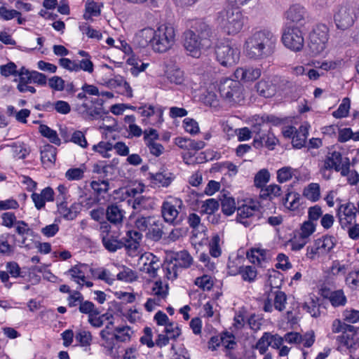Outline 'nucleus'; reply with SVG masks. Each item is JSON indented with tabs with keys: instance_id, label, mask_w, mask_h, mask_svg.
<instances>
[{
	"instance_id": "f257e3e1",
	"label": "nucleus",
	"mask_w": 359,
	"mask_h": 359,
	"mask_svg": "<svg viewBox=\"0 0 359 359\" xmlns=\"http://www.w3.org/2000/svg\"><path fill=\"white\" fill-rule=\"evenodd\" d=\"M277 37L269 29L253 32L245 42V50L249 58L262 60L271 56L275 50Z\"/></svg>"
},
{
	"instance_id": "f03ea898",
	"label": "nucleus",
	"mask_w": 359,
	"mask_h": 359,
	"mask_svg": "<svg viewBox=\"0 0 359 359\" xmlns=\"http://www.w3.org/2000/svg\"><path fill=\"white\" fill-rule=\"evenodd\" d=\"M141 36L145 38L146 43H149L153 50L158 53H165L175 42V29L168 25H161L156 29L145 28L141 31Z\"/></svg>"
},
{
	"instance_id": "7ed1b4c3",
	"label": "nucleus",
	"mask_w": 359,
	"mask_h": 359,
	"mask_svg": "<svg viewBox=\"0 0 359 359\" xmlns=\"http://www.w3.org/2000/svg\"><path fill=\"white\" fill-rule=\"evenodd\" d=\"M135 226L140 231H147L146 236L153 241H159L164 235V225L154 216L139 215L135 221Z\"/></svg>"
},
{
	"instance_id": "20e7f679",
	"label": "nucleus",
	"mask_w": 359,
	"mask_h": 359,
	"mask_svg": "<svg viewBox=\"0 0 359 359\" xmlns=\"http://www.w3.org/2000/svg\"><path fill=\"white\" fill-rule=\"evenodd\" d=\"M217 20L228 34L238 33L244 24L242 13L238 9L234 8L224 9L220 11Z\"/></svg>"
},
{
	"instance_id": "39448f33",
	"label": "nucleus",
	"mask_w": 359,
	"mask_h": 359,
	"mask_svg": "<svg viewBox=\"0 0 359 359\" xmlns=\"http://www.w3.org/2000/svg\"><path fill=\"white\" fill-rule=\"evenodd\" d=\"M219 92L221 97L229 104H239L244 100L243 88L238 80L225 79L221 81Z\"/></svg>"
},
{
	"instance_id": "423d86ee",
	"label": "nucleus",
	"mask_w": 359,
	"mask_h": 359,
	"mask_svg": "<svg viewBox=\"0 0 359 359\" xmlns=\"http://www.w3.org/2000/svg\"><path fill=\"white\" fill-rule=\"evenodd\" d=\"M358 9L350 3H344L339 6L334 15V20L337 27L346 30L354 24Z\"/></svg>"
},
{
	"instance_id": "0eeeda50",
	"label": "nucleus",
	"mask_w": 359,
	"mask_h": 359,
	"mask_svg": "<svg viewBox=\"0 0 359 359\" xmlns=\"http://www.w3.org/2000/svg\"><path fill=\"white\" fill-rule=\"evenodd\" d=\"M328 27L325 25H317L309 35V48L313 55L323 53L328 41Z\"/></svg>"
},
{
	"instance_id": "6e6552de",
	"label": "nucleus",
	"mask_w": 359,
	"mask_h": 359,
	"mask_svg": "<svg viewBox=\"0 0 359 359\" xmlns=\"http://www.w3.org/2000/svg\"><path fill=\"white\" fill-rule=\"evenodd\" d=\"M211 46L210 41L202 40L192 30L184 32V47L187 54L193 57L198 58L201 55V50Z\"/></svg>"
},
{
	"instance_id": "1a4fd4ad",
	"label": "nucleus",
	"mask_w": 359,
	"mask_h": 359,
	"mask_svg": "<svg viewBox=\"0 0 359 359\" xmlns=\"http://www.w3.org/2000/svg\"><path fill=\"white\" fill-rule=\"evenodd\" d=\"M217 61L224 67H231L236 64L240 57V52L236 48L229 43H221L215 48Z\"/></svg>"
},
{
	"instance_id": "9d476101",
	"label": "nucleus",
	"mask_w": 359,
	"mask_h": 359,
	"mask_svg": "<svg viewBox=\"0 0 359 359\" xmlns=\"http://www.w3.org/2000/svg\"><path fill=\"white\" fill-rule=\"evenodd\" d=\"M282 41L285 47L295 52L302 50L304 44L302 32L297 27L285 28L282 36Z\"/></svg>"
},
{
	"instance_id": "9b49d317",
	"label": "nucleus",
	"mask_w": 359,
	"mask_h": 359,
	"mask_svg": "<svg viewBox=\"0 0 359 359\" xmlns=\"http://www.w3.org/2000/svg\"><path fill=\"white\" fill-rule=\"evenodd\" d=\"M260 218V212L256 205H243L237 209L236 221L245 227L257 222Z\"/></svg>"
},
{
	"instance_id": "f8f14e48",
	"label": "nucleus",
	"mask_w": 359,
	"mask_h": 359,
	"mask_svg": "<svg viewBox=\"0 0 359 359\" xmlns=\"http://www.w3.org/2000/svg\"><path fill=\"white\" fill-rule=\"evenodd\" d=\"M182 204L181 200L173 198L163 203L161 213L164 220L171 224H177V216L179 214L177 207L180 208Z\"/></svg>"
},
{
	"instance_id": "ddd939ff",
	"label": "nucleus",
	"mask_w": 359,
	"mask_h": 359,
	"mask_svg": "<svg viewBox=\"0 0 359 359\" xmlns=\"http://www.w3.org/2000/svg\"><path fill=\"white\" fill-rule=\"evenodd\" d=\"M287 20L292 23L302 26L305 24L307 18V12L306 9L299 4H294L285 13Z\"/></svg>"
},
{
	"instance_id": "4468645a",
	"label": "nucleus",
	"mask_w": 359,
	"mask_h": 359,
	"mask_svg": "<svg viewBox=\"0 0 359 359\" xmlns=\"http://www.w3.org/2000/svg\"><path fill=\"white\" fill-rule=\"evenodd\" d=\"M192 263L191 256L187 251L183 250L175 252L171 256L169 265L172 264V269L175 270V268H189Z\"/></svg>"
},
{
	"instance_id": "2eb2a0df",
	"label": "nucleus",
	"mask_w": 359,
	"mask_h": 359,
	"mask_svg": "<svg viewBox=\"0 0 359 359\" xmlns=\"http://www.w3.org/2000/svg\"><path fill=\"white\" fill-rule=\"evenodd\" d=\"M235 77L243 82H250L257 79L261 76V70L255 67H240L234 72Z\"/></svg>"
},
{
	"instance_id": "dca6fc26",
	"label": "nucleus",
	"mask_w": 359,
	"mask_h": 359,
	"mask_svg": "<svg viewBox=\"0 0 359 359\" xmlns=\"http://www.w3.org/2000/svg\"><path fill=\"white\" fill-rule=\"evenodd\" d=\"M124 210L117 203L109 205L106 209L107 219L114 225L122 224L124 218Z\"/></svg>"
},
{
	"instance_id": "f3484780",
	"label": "nucleus",
	"mask_w": 359,
	"mask_h": 359,
	"mask_svg": "<svg viewBox=\"0 0 359 359\" xmlns=\"http://www.w3.org/2000/svg\"><path fill=\"white\" fill-rule=\"evenodd\" d=\"M342 163V155L340 152L333 151H329L325 160L323 161V165L337 172H339L341 164Z\"/></svg>"
},
{
	"instance_id": "a211bd4d",
	"label": "nucleus",
	"mask_w": 359,
	"mask_h": 359,
	"mask_svg": "<svg viewBox=\"0 0 359 359\" xmlns=\"http://www.w3.org/2000/svg\"><path fill=\"white\" fill-rule=\"evenodd\" d=\"M102 242L104 247L109 252H114L117 250L123 247V243L118 239L117 236L114 235L103 234L102 236Z\"/></svg>"
},
{
	"instance_id": "6ab92c4d",
	"label": "nucleus",
	"mask_w": 359,
	"mask_h": 359,
	"mask_svg": "<svg viewBox=\"0 0 359 359\" xmlns=\"http://www.w3.org/2000/svg\"><path fill=\"white\" fill-rule=\"evenodd\" d=\"M255 88L259 95L264 97H271L276 92V86L271 81L262 80L255 85Z\"/></svg>"
},
{
	"instance_id": "aec40b11",
	"label": "nucleus",
	"mask_w": 359,
	"mask_h": 359,
	"mask_svg": "<svg viewBox=\"0 0 359 359\" xmlns=\"http://www.w3.org/2000/svg\"><path fill=\"white\" fill-rule=\"evenodd\" d=\"M282 194L281 187L277 184H270L262 188L259 193V198L262 200H273V198L280 196Z\"/></svg>"
},
{
	"instance_id": "412c9836",
	"label": "nucleus",
	"mask_w": 359,
	"mask_h": 359,
	"mask_svg": "<svg viewBox=\"0 0 359 359\" xmlns=\"http://www.w3.org/2000/svg\"><path fill=\"white\" fill-rule=\"evenodd\" d=\"M57 149L50 145H44L41 149V160L43 164H53L56 160Z\"/></svg>"
},
{
	"instance_id": "4be33fe9",
	"label": "nucleus",
	"mask_w": 359,
	"mask_h": 359,
	"mask_svg": "<svg viewBox=\"0 0 359 359\" xmlns=\"http://www.w3.org/2000/svg\"><path fill=\"white\" fill-rule=\"evenodd\" d=\"M94 104H91L90 100L83 102L82 104H76V110L85 118L91 119L101 117L100 114H93Z\"/></svg>"
},
{
	"instance_id": "5701e85b",
	"label": "nucleus",
	"mask_w": 359,
	"mask_h": 359,
	"mask_svg": "<svg viewBox=\"0 0 359 359\" xmlns=\"http://www.w3.org/2000/svg\"><path fill=\"white\" fill-rule=\"evenodd\" d=\"M308 134V128L305 126H300L292 137V146L297 149L303 147L306 143Z\"/></svg>"
},
{
	"instance_id": "b1692460",
	"label": "nucleus",
	"mask_w": 359,
	"mask_h": 359,
	"mask_svg": "<svg viewBox=\"0 0 359 359\" xmlns=\"http://www.w3.org/2000/svg\"><path fill=\"white\" fill-rule=\"evenodd\" d=\"M320 303L318 298H311L309 301L303 304V309L306 311L312 317L318 318L320 315Z\"/></svg>"
},
{
	"instance_id": "393cba45",
	"label": "nucleus",
	"mask_w": 359,
	"mask_h": 359,
	"mask_svg": "<svg viewBox=\"0 0 359 359\" xmlns=\"http://www.w3.org/2000/svg\"><path fill=\"white\" fill-rule=\"evenodd\" d=\"M57 211L67 220L74 219L79 212V210H70L67 202L64 201L57 203Z\"/></svg>"
},
{
	"instance_id": "a878e982",
	"label": "nucleus",
	"mask_w": 359,
	"mask_h": 359,
	"mask_svg": "<svg viewBox=\"0 0 359 359\" xmlns=\"http://www.w3.org/2000/svg\"><path fill=\"white\" fill-rule=\"evenodd\" d=\"M133 332L129 326H118L114 328V339L121 342L130 340Z\"/></svg>"
},
{
	"instance_id": "bb28decb",
	"label": "nucleus",
	"mask_w": 359,
	"mask_h": 359,
	"mask_svg": "<svg viewBox=\"0 0 359 359\" xmlns=\"http://www.w3.org/2000/svg\"><path fill=\"white\" fill-rule=\"evenodd\" d=\"M221 200L222 211L226 215H232L236 210V203L234 198L226 196V194L222 195Z\"/></svg>"
},
{
	"instance_id": "cd10ccee",
	"label": "nucleus",
	"mask_w": 359,
	"mask_h": 359,
	"mask_svg": "<svg viewBox=\"0 0 359 359\" xmlns=\"http://www.w3.org/2000/svg\"><path fill=\"white\" fill-rule=\"evenodd\" d=\"M334 238L332 236H325L317 239L315 243L319 248L321 254L329 252L334 246Z\"/></svg>"
},
{
	"instance_id": "c85d7f7f",
	"label": "nucleus",
	"mask_w": 359,
	"mask_h": 359,
	"mask_svg": "<svg viewBox=\"0 0 359 359\" xmlns=\"http://www.w3.org/2000/svg\"><path fill=\"white\" fill-rule=\"evenodd\" d=\"M84 265L83 264H76L72 266L68 271L67 272L69 275L71 276L72 278L80 285V287H82L83 283H81L79 280L82 282L85 281L86 276L85 273L82 270V267Z\"/></svg>"
},
{
	"instance_id": "c756f323",
	"label": "nucleus",
	"mask_w": 359,
	"mask_h": 359,
	"mask_svg": "<svg viewBox=\"0 0 359 359\" xmlns=\"http://www.w3.org/2000/svg\"><path fill=\"white\" fill-rule=\"evenodd\" d=\"M150 178L154 184H161L163 187H168L170 184L172 178L169 172L164 173L163 172H156L155 174L150 173Z\"/></svg>"
},
{
	"instance_id": "7c9ffc66",
	"label": "nucleus",
	"mask_w": 359,
	"mask_h": 359,
	"mask_svg": "<svg viewBox=\"0 0 359 359\" xmlns=\"http://www.w3.org/2000/svg\"><path fill=\"white\" fill-rule=\"evenodd\" d=\"M196 32L197 36L202 40L210 41V38L212 36V32L211 27L204 22H198L196 24Z\"/></svg>"
},
{
	"instance_id": "2f4dec72",
	"label": "nucleus",
	"mask_w": 359,
	"mask_h": 359,
	"mask_svg": "<svg viewBox=\"0 0 359 359\" xmlns=\"http://www.w3.org/2000/svg\"><path fill=\"white\" fill-rule=\"evenodd\" d=\"M39 132L43 137L48 138L50 142L56 145H60L61 144V140L58 137L57 132L46 125H41L39 126Z\"/></svg>"
},
{
	"instance_id": "473e14b6",
	"label": "nucleus",
	"mask_w": 359,
	"mask_h": 359,
	"mask_svg": "<svg viewBox=\"0 0 359 359\" xmlns=\"http://www.w3.org/2000/svg\"><path fill=\"white\" fill-rule=\"evenodd\" d=\"M79 310L81 313L87 314L88 317L92 315H100L101 313L92 302L84 299L79 303Z\"/></svg>"
},
{
	"instance_id": "72a5a7b5",
	"label": "nucleus",
	"mask_w": 359,
	"mask_h": 359,
	"mask_svg": "<svg viewBox=\"0 0 359 359\" xmlns=\"http://www.w3.org/2000/svg\"><path fill=\"white\" fill-rule=\"evenodd\" d=\"M168 80L175 84H182L184 81V72L180 68L173 67L167 72Z\"/></svg>"
},
{
	"instance_id": "f704fd0d",
	"label": "nucleus",
	"mask_w": 359,
	"mask_h": 359,
	"mask_svg": "<svg viewBox=\"0 0 359 359\" xmlns=\"http://www.w3.org/2000/svg\"><path fill=\"white\" fill-rule=\"evenodd\" d=\"M304 195L312 201H316L320 198V186L317 183H311L304 190Z\"/></svg>"
},
{
	"instance_id": "c9c22d12",
	"label": "nucleus",
	"mask_w": 359,
	"mask_h": 359,
	"mask_svg": "<svg viewBox=\"0 0 359 359\" xmlns=\"http://www.w3.org/2000/svg\"><path fill=\"white\" fill-rule=\"evenodd\" d=\"M271 333L264 332L262 337L258 340L256 344L255 348L259 350L260 354H265L268 350V347L271 344Z\"/></svg>"
},
{
	"instance_id": "e433bc0d",
	"label": "nucleus",
	"mask_w": 359,
	"mask_h": 359,
	"mask_svg": "<svg viewBox=\"0 0 359 359\" xmlns=\"http://www.w3.org/2000/svg\"><path fill=\"white\" fill-rule=\"evenodd\" d=\"M351 105V100L348 97H345L342 100V102L339 106V108L332 113L334 117L339 118L348 116Z\"/></svg>"
},
{
	"instance_id": "4c0bfd02",
	"label": "nucleus",
	"mask_w": 359,
	"mask_h": 359,
	"mask_svg": "<svg viewBox=\"0 0 359 359\" xmlns=\"http://www.w3.org/2000/svg\"><path fill=\"white\" fill-rule=\"evenodd\" d=\"M356 208L353 203H348L346 204H342L338 209V212L343 213L344 216L347 217L350 219H355L356 217Z\"/></svg>"
},
{
	"instance_id": "58836bf2",
	"label": "nucleus",
	"mask_w": 359,
	"mask_h": 359,
	"mask_svg": "<svg viewBox=\"0 0 359 359\" xmlns=\"http://www.w3.org/2000/svg\"><path fill=\"white\" fill-rule=\"evenodd\" d=\"M269 172L266 169H262L255 176V185L257 187L262 188V187L269 181Z\"/></svg>"
},
{
	"instance_id": "ea45409f",
	"label": "nucleus",
	"mask_w": 359,
	"mask_h": 359,
	"mask_svg": "<svg viewBox=\"0 0 359 359\" xmlns=\"http://www.w3.org/2000/svg\"><path fill=\"white\" fill-rule=\"evenodd\" d=\"M330 301L334 307L343 306L346 302V298L341 290H337L331 293Z\"/></svg>"
},
{
	"instance_id": "a19ab883",
	"label": "nucleus",
	"mask_w": 359,
	"mask_h": 359,
	"mask_svg": "<svg viewBox=\"0 0 359 359\" xmlns=\"http://www.w3.org/2000/svg\"><path fill=\"white\" fill-rule=\"evenodd\" d=\"M219 206V202L214 198L206 200L201 206L202 211L208 215H212L218 210Z\"/></svg>"
},
{
	"instance_id": "79ce46f5",
	"label": "nucleus",
	"mask_w": 359,
	"mask_h": 359,
	"mask_svg": "<svg viewBox=\"0 0 359 359\" xmlns=\"http://www.w3.org/2000/svg\"><path fill=\"white\" fill-rule=\"evenodd\" d=\"M113 149L112 144L108 142H100L97 144L93 147V150L99 152L104 158H109L110 155L108 154V151Z\"/></svg>"
},
{
	"instance_id": "37998d69",
	"label": "nucleus",
	"mask_w": 359,
	"mask_h": 359,
	"mask_svg": "<svg viewBox=\"0 0 359 359\" xmlns=\"http://www.w3.org/2000/svg\"><path fill=\"white\" fill-rule=\"evenodd\" d=\"M287 297L284 292L276 291L275 292L274 307L276 310L282 311L285 308Z\"/></svg>"
},
{
	"instance_id": "c03bdc74",
	"label": "nucleus",
	"mask_w": 359,
	"mask_h": 359,
	"mask_svg": "<svg viewBox=\"0 0 359 359\" xmlns=\"http://www.w3.org/2000/svg\"><path fill=\"white\" fill-rule=\"evenodd\" d=\"M143 336L140 337V342L144 345H147L148 348H153L155 344L152 339L153 332L152 330L149 327H145L143 330Z\"/></svg>"
},
{
	"instance_id": "a18cd8bd",
	"label": "nucleus",
	"mask_w": 359,
	"mask_h": 359,
	"mask_svg": "<svg viewBox=\"0 0 359 359\" xmlns=\"http://www.w3.org/2000/svg\"><path fill=\"white\" fill-rule=\"evenodd\" d=\"M127 236L128 241H131L133 243L128 245L130 248L137 249L139 246V243L142 238V234L140 231L136 230H131L127 232Z\"/></svg>"
},
{
	"instance_id": "49530a36",
	"label": "nucleus",
	"mask_w": 359,
	"mask_h": 359,
	"mask_svg": "<svg viewBox=\"0 0 359 359\" xmlns=\"http://www.w3.org/2000/svg\"><path fill=\"white\" fill-rule=\"evenodd\" d=\"M337 342L346 346L347 348L351 349L355 345L354 342V334H344L337 337Z\"/></svg>"
},
{
	"instance_id": "de8ad7c7",
	"label": "nucleus",
	"mask_w": 359,
	"mask_h": 359,
	"mask_svg": "<svg viewBox=\"0 0 359 359\" xmlns=\"http://www.w3.org/2000/svg\"><path fill=\"white\" fill-rule=\"evenodd\" d=\"M240 273L244 280L252 282L257 276V271L252 266H247L240 269Z\"/></svg>"
},
{
	"instance_id": "09e8293b",
	"label": "nucleus",
	"mask_w": 359,
	"mask_h": 359,
	"mask_svg": "<svg viewBox=\"0 0 359 359\" xmlns=\"http://www.w3.org/2000/svg\"><path fill=\"white\" fill-rule=\"evenodd\" d=\"M75 338L82 346H87L91 343L92 334L89 331L81 330L76 333Z\"/></svg>"
},
{
	"instance_id": "8fccbe9b",
	"label": "nucleus",
	"mask_w": 359,
	"mask_h": 359,
	"mask_svg": "<svg viewBox=\"0 0 359 359\" xmlns=\"http://www.w3.org/2000/svg\"><path fill=\"white\" fill-rule=\"evenodd\" d=\"M219 241V236L215 235L212 238L210 242V254L214 257H218L221 255Z\"/></svg>"
},
{
	"instance_id": "3c124183",
	"label": "nucleus",
	"mask_w": 359,
	"mask_h": 359,
	"mask_svg": "<svg viewBox=\"0 0 359 359\" xmlns=\"http://www.w3.org/2000/svg\"><path fill=\"white\" fill-rule=\"evenodd\" d=\"M315 229L316 224L313 222L309 220L304 222L301 228L300 238L306 239L314 232Z\"/></svg>"
},
{
	"instance_id": "603ef678",
	"label": "nucleus",
	"mask_w": 359,
	"mask_h": 359,
	"mask_svg": "<svg viewBox=\"0 0 359 359\" xmlns=\"http://www.w3.org/2000/svg\"><path fill=\"white\" fill-rule=\"evenodd\" d=\"M0 16L4 20H10L21 16V13L14 9H7L4 6H0Z\"/></svg>"
},
{
	"instance_id": "864d4df0",
	"label": "nucleus",
	"mask_w": 359,
	"mask_h": 359,
	"mask_svg": "<svg viewBox=\"0 0 359 359\" xmlns=\"http://www.w3.org/2000/svg\"><path fill=\"white\" fill-rule=\"evenodd\" d=\"M70 141L83 148H86L88 146V142L85 135L80 130H76L73 133Z\"/></svg>"
},
{
	"instance_id": "5fc2aeb1",
	"label": "nucleus",
	"mask_w": 359,
	"mask_h": 359,
	"mask_svg": "<svg viewBox=\"0 0 359 359\" xmlns=\"http://www.w3.org/2000/svg\"><path fill=\"white\" fill-rule=\"evenodd\" d=\"M164 332L169 336L171 339H176L181 334L180 329L173 323H169L165 326Z\"/></svg>"
},
{
	"instance_id": "6e6d98bb",
	"label": "nucleus",
	"mask_w": 359,
	"mask_h": 359,
	"mask_svg": "<svg viewBox=\"0 0 359 359\" xmlns=\"http://www.w3.org/2000/svg\"><path fill=\"white\" fill-rule=\"evenodd\" d=\"M292 177V168L284 167L277 172V180L280 183L285 182Z\"/></svg>"
},
{
	"instance_id": "4d7b16f0",
	"label": "nucleus",
	"mask_w": 359,
	"mask_h": 359,
	"mask_svg": "<svg viewBox=\"0 0 359 359\" xmlns=\"http://www.w3.org/2000/svg\"><path fill=\"white\" fill-rule=\"evenodd\" d=\"M147 201V198L144 196H138L135 198L128 199L127 202L134 210H140L142 208H145Z\"/></svg>"
},
{
	"instance_id": "13d9d810",
	"label": "nucleus",
	"mask_w": 359,
	"mask_h": 359,
	"mask_svg": "<svg viewBox=\"0 0 359 359\" xmlns=\"http://www.w3.org/2000/svg\"><path fill=\"white\" fill-rule=\"evenodd\" d=\"M84 171L80 168H70L66 173L65 177L69 180H79L84 176Z\"/></svg>"
},
{
	"instance_id": "bf43d9fd",
	"label": "nucleus",
	"mask_w": 359,
	"mask_h": 359,
	"mask_svg": "<svg viewBox=\"0 0 359 359\" xmlns=\"http://www.w3.org/2000/svg\"><path fill=\"white\" fill-rule=\"evenodd\" d=\"M92 189L98 194L107 193L109 190V182L107 180L93 181L90 184Z\"/></svg>"
},
{
	"instance_id": "052dcab7",
	"label": "nucleus",
	"mask_w": 359,
	"mask_h": 359,
	"mask_svg": "<svg viewBox=\"0 0 359 359\" xmlns=\"http://www.w3.org/2000/svg\"><path fill=\"white\" fill-rule=\"evenodd\" d=\"M146 144L149 147L150 153L154 156H159L163 154L164 147L162 144L155 142L153 140H149Z\"/></svg>"
},
{
	"instance_id": "680f3d73",
	"label": "nucleus",
	"mask_w": 359,
	"mask_h": 359,
	"mask_svg": "<svg viewBox=\"0 0 359 359\" xmlns=\"http://www.w3.org/2000/svg\"><path fill=\"white\" fill-rule=\"evenodd\" d=\"M183 123L187 132L194 135L199 131L198 123L195 120L187 118L184 120Z\"/></svg>"
},
{
	"instance_id": "e2e57ef3",
	"label": "nucleus",
	"mask_w": 359,
	"mask_h": 359,
	"mask_svg": "<svg viewBox=\"0 0 359 359\" xmlns=\"http://www.w3.org/2000/svg\"><path fill=\"white\" fill-rule=\"evenodd\" d=\"M137 278L135 273L127 268L117 274V279L126 282H131Z\"/></svg>"
},
{
	"instance_id": "0e129e2a",
	"label": "nucleus",
	"mask_w": 359,
	"mask_h": 359,
	"mask_svg": "<svg viewBox=\"0 0 359 359\" xmlns=\"http://www.w3.org/2000/svg\"><path fill=\"white\" fill-rule=\"evenodd\" d=\"M49 86L57 91H61L65 88V81L60 76H54L48 81Z\"/></svg>"
},
{
	"instance_id": "69168bd1",
	"label": "nucleus",
	"mask_w": 359,
	"mask_h": 359,
	"mask_svg": "<svg viewBox=\"0 0 359 359\" xmlns=\"http://www.w3.org/2000/svg\"><path fill=\"white\" fill-rule=\"evenodd\" d=\"M276 259L278 262L276 264V267L277 269H280L282 270H287L292 267V264L288 261V257L285 255H284L283 253L278 254Z\"/></svg>"
},
{
	"instance_id": "338daca9",
	"label": "nucleus",
	"mask_w": 359,
	"mask_h": 359,
	"mask_svg": "<svg viewBox=\"0 0 359 359\" xmlns=\"http://www.w3.org/2000/svg\"><path fill=\"white\" fill-rule=\"evenodd\" d=\"M308 215L309 221L312 222H316L323 215L321 208L318 205L309 208Z\"/></svg>"
},
{
	"instance_id": "774afa93",
	"label": "nucleus",
	"mask_w": 359,
	"mask_h": 359,
	"mask_svg": "<svg viewBox=\"0 0 359 359\" xmlns=\"http://www.w3.org/2000/svg\"><path fill=\"white\" fill-rule=\"evenodd\" d=\"M343 316L345 321L355 323L359 321V311L354 309L346 310L343 313Z\"/></svg>"
}]
</instances>
